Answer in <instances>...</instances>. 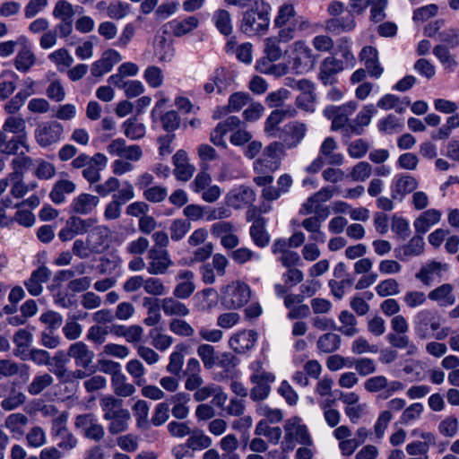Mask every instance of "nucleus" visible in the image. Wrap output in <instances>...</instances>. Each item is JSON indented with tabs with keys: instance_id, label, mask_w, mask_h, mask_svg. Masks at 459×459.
<instances>
[{
	"instance_id": "nucleus-35",
	"label": "nucleus",
	"mask_w": 459,
	"mask_h": 459,
	"mask_svg": "<svg viewBox=\"0 0 459 459\" xmlns=\"http://www.w3.org/2000/svg\"><path fill=\"white\" fill-rule=\"evenodd\" d=\"M343 70V62L334 56L326 57L320 65L319 78L324 84L332 82L333 76Z\"/></svg>"
},
{
	"instance_id": "nucleus-5",
	"label": "nucleus",
	"mask_w": 459,
	"mask_h": 459,
	"mask_svg": "<svg viewBox=\"0 0 459 459\" xmlns=\"http://www.w3.org/2000/svg\"><path fill=\"white\" fill-rule=\"evenodd\" d=\"M291 69L296 74H305L311 71L316 62V56L305 40H296L290 46Z\"/></svg>"
},
{
	"instance_id": "nucleus-21",
	"label": "nucleus",
	"mask_w": 459,
	"mask_h": 459,
	"mask_svg": "<svg viewBox=\"0 0 459 459\" xmlns=\"http://www.w3.org/2000/svg\"><path fill=\"white\" fill-rule=\"evenodd\" d=\"M255 200V192L250 187L245 186L231 190L225 198L227 205L235 209H241L251 205Z\"/></svg>"
},
{
	"instance_id": "nucleus-50",
	"label": "nucleus",
	"mask_w": 459,
	"mask_h": 459,
	"mask_svg": "<svg viewBox=\"0 0 459 459\" xmlns=\"http://www.w3.org/2000/svg\"><path fill=\"white\" fill-rule=\"evenodd\" d=\"M353 367L355 373L360 377H368L377 371V364L373 359L370 358H358L351 359V368Z\"/></svg>"
},
{
	"instance_id": "nucleus-41",
	"label": "nucleus",
	"mask_w": 459,
	"mask_h": 459,
	"mask_svg": "<svg viewBox=\"0 0 459 459\" xmlns=\"http://www.w3.org/2000/svg\"><path fill=\"white\" fill-rule=\"evenodd\" d=\"M389 344L396 349H406L407 355H414L418 352L417 346L410 341L407 333H389L386 335Z\"/></svg>"
},
{
	"instance_id": "nucleus-4",
	"label": "nucleus",
	"mask_w": 459,
	"mask_h": 459,
	"mask_svg": "<svg viewBox=\"0 0 459 459\" xmlns=\"http://www.w3.org/2000/svg\"><path fill=\"white\" fill-rule=\"evenodd\" d=\"M359 105L355 100H350L339 106L328 105L323 109V116L332 122L333 131L343 130L349 134L348 125L350 117L356 111Z\"/></svg>"
},
{
	"instance_id": "nucleus-57",
	"label": "nucleus",
	"mask_w": 459,
	"mask_h": 459,
	"mask_svg": "<svg viewBox=\"0 0 459 459\" xmlns=\"http://www.w3.org/2000/svg\"><path fill=\"white\" fill-rule=\"evenodd\" d=\"M238 446V440L234 434L223 437L220 441V447L225 453L223 459H239L238 455L235 454Z\"/></svg>"
},
{
	"instance_id": "nucleus-7",
	"label": "nucleus",
	"mask_w": 459,
	"mask_h": 459,
	"mask_svg": "<svg viewBox=\"0 0 459 459\" xmlns=\"http://www.w3.org/2000/svg\"><path fill=\"white\" fill-rule=\"evenodd\" d=\"M221 304L228 309H236L245 306L251 298V290L245 282L236 281L221 290Z\"/></svg>"
},
{
	"instance_id": "nucleus-32",
	"label": "nucleus",
	"mask_w": 459,
	"mask_h": 459,
	"mask_svg": "<svg viewBox=\"0 0 459 459\" xmlns=\"http://www.w3.org/2000/svg\"><path fill=\"white\" fill-rule=\"evenodd\" d=\"M441 216V212L436 209H429L421 212L413 223L416 233L428 232L432 226L439 222Z\"/></svg>"
},
{
	"instance_id": "nucleus-51",
	"label": "nucleus",
	"mask_w": 459,
	"mask_h": 459,
	"mask_svg": "<svg viewBox=\"0 0 459 459\" xmlns=\"http://www.w3.org/2000/svg\"><path fill=\"white\" fill-rule=\"evenodd\" d=\"M160 117L162 128L169 134V141H173V135H170V133L177 130L180 126V117L175 110H169L165 112L164 114L158 115Z\"/></svg>"
},
{
	"instance_id": "nucleus-37",
	"label": "nucleus",
	"mask_w": 459,
	"mask_h": 459,
	"mask_svg": "<svg viewBox=\"0 0 459 459\" xmlns=\"http://www.w3.org/2000/svg\"><path fill=\"white\" fill-rule=\"evenodd\" d=\"M212 22L217 30L223 36H230L233 31L231 14L226 9H217L213 12Z\"/></svg>"
},
{
	"instance_id": "nucleus-63",
	"label": "nucleus",
	"mask_w": 459,
	"mask_h": 459,
	"mask_svg": "<svg viewBox=\"0 0 459 459\" xmlns=\"http://www.w3.org/2000/svg\"><path fill=\"white\" fill-rule=\"evenodd\" d=\"M95 220L93 219H82L77 216H72L66 221L67 226L71 231L75 235H82L86 233L91 228L93 227Z\"/></svg>"
},
{
	"instance_id": "nucleus-46",
	"label": "nucleus",
	"mask_w": 459,
	"mask_h": 459,
	"mask_svg": "<svg viewBox=\"0 0 459 459\" xmlns=\"http://www.w3.org/2000/svg\"><path fill=\"white\" fill-rule=\"evenodd\" d=\"M339 320L342 324L340 327H337L336 331H339L345 336H354L359 333L357 325V319L354 315L347 310H343L339 315Z\"/></svg>"
},
{
	"instance_id": "nucleus-45",
	"label": "nucleus",
	"mask_w": 459,
	"mask_h": 459,
	"mask_svg": "<svg viewBox=\"0 0 459 459\" xmlns=\"http://www.w3.org/2000/svg\"><path fill=\"white\" fill-rule=\"evenodd\" d=\"M433 54L438 59L445 70L449 72L455 71L457 66V62L446 46L443 44L435 46L433 48Z\"/></svg>"
},
{
	"instance_id": "nucleus-54",
	"label": "nucleus",
	"mask_w": 459,
	"mask_h": 459,
	"mask_svg": "<svg viewBox=\"0 0 459 459\" xmlns=\"http://www.w3.org/2000/svg\"><path fill=\"white\" fill-rule=\"evenodd\" d=\"M171 401L175 403L171 409L172 415L178 420L186 419L188 416L189 408L183 403L189 401V395L185 393H178L171 397Z\"/></svg>"
},
{
	"instance_id": "nucleus-55",
	"label": "nucleus",
	"mask_w": 459,
	"mask_h": 459,
	"mask_svg": "<svg viewBox=\"0 0 459 459\" xmlns=\"http://www.w3.org/2000/svg\"><path fill=\"white\" fill-rule=\"evenodd\" d=\"M124 134L132 141L139 140L145 134V126L135 118H129L123 124Z\"/></svg>"
},
{
	"instance_id": "nucleus-13",
	"label": "nucleus",
	"mask_w": 459,
	"mask_h": 459,
	"mask_svg": "<svg viewBox=\"0 0 459 459\" xmlns=\"http://www.w3.org/2000/svg\"><path fill=\"white\" fill-rule=\"evenodd\" d=\"M148 259L147 271L152 275L166 273L168 269L173 264L166 249L152 247L148 252Z\"/></svg>"
},
{
	"instance_id": "nucleus-22",
	"label": "nucleus",
	"mask_w": 459,
	"mask_h": 459,
	"mask_svg": "<svg viewBox=\"0 0 459 459\" xmlns=\"http://www.w3.org/2000/svg\"><path fill=\"white\" fill-rule=\"evenodd\" d=\"M429 299L437 303L439 307H451L456 302V296L455 294V287L450 283H443L428 294Z\"/></svg>"
},
{
	"instance_id": "nucleus-40",
	"label": "nucleus",
	"mask_w": 459,
	"mask_h": 459,
	"mask_svg": "<svg viewBox=\"0 0 459 459\" xmlns=\"http://www.w3.org/2000/svg\"><path fill=\"white\" fill-rule=\"evenodd\" d=\"M75 190V184L70 180H58L54 185L49 197L56 204H60L65 201V195L71 194Z\"/></svg>"
},
{
	"instance_id": "nucleus-48",
	"label": "nucleus",
	"mask_w": 459,
	"mask_h": 459,
	"mask_svg": "<svg viewBox=\"0 0 459 459\" xmlns=\"http://www.w3.org/2000/svg\"><path fill=\"white\" fill-rule=\"evenodd\" d=\"M307 131V125L298 120L289 122L283 127V133L288 135L290 140L297 143H299L305 139Z\"/></svg>"
},
{
	"instance_id": "nucleus-19",
	"label": "nucleus",
	"mask_w": 459,
	"mask_h": 459,
	"mask_svg": "<svg viewBox=\"0 0 459 459\" xmlns=\"http://www.w3.org/2000/svg\"><path fill=\"white\" fill-rule=\"evenodd\" d=\"M194 278L195 274L192 271H179L175 278L178 283L173 290V296L181 299H188L195 290Z\"/></svg>"
},
{
	"instance_id": "nucleus-8",
	"label": "nucleus",
	"mask_w": 459,
	"mask_h": 459,
	"mask_svg": "<svg viewBox=\"0 0 459 459\" xmlns=\"http://www.w3.org/2000/svg\"><path fill=\"white\" fill-rule=\"evenodd\" d=\"M25 121L21 117H9L0 130V143H25Z\"/></svg>"
},
{
	"instance_id": "nucleus-27",
	"label": "nucleus",
	"mask_w": 459,
	"mask_h": 459,
	"mask_svg": "<svg viewBox=\"0 0 459 459\" xmlns=\"http://www.w3.org/2000/svg\"><path fill=\"white\" fill-rule=\"evenodd\" d=\"M100 204V198L90 194H81L71 204V211L77 214L87 215L91 213Z\"/></svg>"
},
{
	"instance_id": "nucleus-38",
	"label": "nucleus",
	"mask_w": 459,
	"mask_h": 459,
	"mask_svg": "<svg viewBox=\"0 0 459 459\" xmlns=\"http://www.w3.org/2000/svg\"><path fill=\"white\" fill-rule=\"evenodd\" d=\"M250 236L254 243L259 247H266L270 242V235L265 230V220L257 217L250 227Z\"/></svg>"
},
{
	"instance_id": "nucleus-10",
	"label": "nucleus",
	"mask_w": 459,
	"mask_h": 459,
	"mask_svg": "<svg viewBox=\"0 0 459 459\" xmlns=\"http://www.w3.org/2000/svg\"><path fill=\"white\" fill-rule=\"evenodd\" d=\"M74 427L82 430V435L95 442L100 441L105 435L104 428L91 413L80 414L75 418Z\"/></svg>"
},
{
	"instance_id": "nucleus-20",
	"label": "nucleus",
	"mask_w": 459,
	"mask_h": 459,
	"mask_svg": "<svg viewBox=\"0 0 459 459\" xmlns=\"http://www.w3.org/2000/svg\"><path fill=\"white\" fill-rule=\"evenodd\" d=\"M63 127L57 122H46L40 124L35 136L38 143H56L62 140Z\"/></svg>"
},
{
	"instance_id": "nucleus-11",
	"label": "nucleus",
	"mask_w": 459,
	"mask_h": 459,
	"mask_svg": "<svg viewBox=\"0 0 459 459\" xmlns=\"http://www.w3.org/2000/svg\"><path fill=\"white\" fill-rule=\"evenodd\" d=\"M21 48L13 58V66L20 73H28L37 62L30 39L26 36H20Z\"/></svg>"
},
{
	"instance_id": "nucleus-56",
	"label": "nucleus",
	"mask_w": 459,
	"mask_h": 459,
	"mask_svg": "<svg viewBox=\"0 0 459 459\" xmlns=\"http://www.w3.org/2000/svg\"><path fill=\"white\" fill-rule=\"evenodd\" d=\"M48 59L57 66L58 70L70 67L74 63V57L66 48H58L48 55Z\"/></svg>"
},
{
	"instance_id": "nucleus-24",
	"label": "nucleus",
	"mask_w": 459,
	"mask_h": 459,
	"mask_svg": "<svg viewBox=\"0 0 459 459\" xmlns=\"http://www.w3.org/2000/svg\"><path fill=\"white\" fill-rule=\"evenodd\" d=\"M173 163L175 166L174 175L178 180L188 181L194 172L195 167L188 162V158L185 151H178L173 156Z\"/></svg>"
},
{
	"instance_id": "nucleus-15",
	"label": "nucleus",
	"mask_w": 459,
	"mask_h": 459,
	"mask_svg": "<svg viewBox=\"0 0 459 459\" xmlns=\"http://www.w3.org/2000/svg\"><path fill=\"white\" fill-rule=\"evenodd\" d=\"M67 356L74 360L75 366L87 369L93 362L94 352L83 342L72 343L67 350Z\"/></svg>"
},
{
	"instance_id": "nucleus-12",
	"label": "nucleus",
	"mask_w": 459,
	"mask_h": 459,
	"mask_svg": "<svg viewBox=\"0 0 459 459\" xmlns=\"http://www.w3.org/2000/svg\"><path fill=\"white\" fill-rule=\"evenodd\" d=\"M282 150L279 145H266L262 156L255 162L254 169L257 173H267L280 167Z\"/></svg>"
},
{
	"instance_id": "nucleus-52",
	"label": "nucleus",
	"mask_w": 459,
	"mask_h": 459,
	"mask_svg": "<svg viewBox=\"0 0 459 459\" xmlns=\"http://www.w3.org/2000/svg\"><path fill=\"white\" fill-rule=\"evenodd\" d=\"M196 353L201 359L205 369H212L216 366L217 354L212 345L203 343L196 349Z\"/></svg>"
},
{
	"instance_id": "nucleus-34",
	"label": "nucleus",
	"mask_w": 459,
	"mask_h": 459,
	"mask_svg": "<svg viewBox=\"0 0 459 459\" xmlns=\"http://www.w3.org/2000/svg\"><path fill=\"white\" fill-rule=\"evenodd\" d=\"M416 179L409 175H402L398 177L392 187V198L394 200H402L407 194L411 193L417 187Z\"/></svg>"
},
{
	"instance_id": "nucleus-28",
	"label": "nucleus",
	"mask_w": 459,
	"mask_h": 459,
	"mask_svg": "<svg viewBox=\"0 0 459 459\" xmlns=\"http://www.w3.org/2000/svg\"><path fill=\"white\" fill-rule=\"evenodd\" d=\"M51 275V271L46 266H40L33 271L30 279L25 281L28 291L33 296L41 294L43 288L42 283L47 282Z\"/></svg>"
},
{
	"instance_id": "nucleus-26",
	"label": "nucleus",
	"mask_w": 459,
	"mask_h": 459,
	"mask_svg": "<svg viewBox=\"0 0 459 459\" xmlns=\"http://www.w3.org/2000/svg\"><path fill=\"white\" fill-rule=\"evenodd\" d=\"M99 404L105 420L115 418L127 411L123 407V401L111 394L102 395L99 400Z\"/></svg>"
},
{
	"instance_id": "nucleus-43",
	"label": "nucleus",
	"mask_w": 459,
	"mask_h": 459,
	"mask_svg": "<svg viewBox=\"0 0 459 459\" xmlns=\"http://www.w3.org/2000/svg\"><path fill=\"white\" fill-rule=\"evenodd\" d=\"M111 385L115 394L120 397H128L136 391L135 386L127 381V377L122 372L112 377Z\"/></svg>"
},
{
	"instance_id": "nucleus-3",
	"label": "nucleus",
	"mask_w": 459,
	"mask_h": 459,
	"mask_svg": "<svg viewBox=\"0 0 459 459\" xmlns=\"http://www.w3.org/2000/svg\"><path fill=\"white\" fill-rule=\"evenodd\" d=\"M284 430V449L292 450L296 444L301 446H313V439L307 427L302 422L299 417L294 416L285 420Z\"/></svg>"
},
{
	"instance_id": "nucleus-30",
	"label": "nucleus",
	"mask_w": 459,
	"mask_h": 459,
	"mask_svg": "<svg viewBox=\"0 0 459 459\" xmlns=\"http://www.w3.org/2000/svg\"><path fill=\"white\" fill-rule=\"evenodd\" d=\"M110 236L111 230L108 226L99 225L94 227L87 237L93 253L100 252L107 246Z\"/></svg>"
},
{
	"instance_id": "nucleus-2",
	"label": "nucleus",
	"mask_w": 459,
	"mask_h": 459,
	"mask_svg": "<svg viewBox=\"0 0 459 459\" xmlns=\"http://www.w3.org/2000/svg\"><path fill=\"white\" fill-rule=\"evenodd\" d=\"M270 21V6L255 4L243 13L240 30L247 36L264 35L268 31Z\"/></svg>"
},
{
	"instance_id": "nucleus-18",
	"label": "nucleus",
	"mask_w": 459,
	"mask_h": 459,
	"mask_svg": "<svg viewBox=\"0 0 459 459\" xmlns=\"http://www.w3.org/2000/svg\"><path fill=\"white\" fill-rule=\"evenodd\" d=\"M122 60V56L115 49L106 50L101 57L95 61L91 67V73L94 77H101L110 72L115 65Z\"/></svg>"
},
{
	"instance_id": "nucleus-49",
	"label": "nucleus",
	"mask_w": 459,
	"mask_h": 459,
	"mask_svg": "<svg viewBox=\"0 0 459 459\" xmlns=\"http://www.w3.org/2000/svg\"><path fill=\"white\" fill-rule=\"evenodd\" d=\"M54 383L53 377L48 373L37 375L28 385L27 391L30 395H38Z\"/></svg>"
},
{
	"instance_id": "nucleus-39",
	"label": "nucleus",
	"mask_w": 459,
	"mask_h": 459,
	"mask_svg": "<svg viewBox=\"0 0 459 459\" xmlns=\"http://www.w3.org/2000/svg\"><path fill=\"white\" fill-rule=\"evenodd\" d=\"M403 127V120L394 114H388L377 122V128L379 134L384 135L398 134L402 131Z\"/></svg>"
},
{
	"instance_id": "nucleus-1",
	"label": "nucleus",
	"mask_w": 459,
	"mask_h": 459,
	"mask_svg": "<svg viewBox=\"0 0 459 459\" xmlns=\"http://www.w3.org/2000/svg\"><path fill=\"white\" fill-rule=\"evenodd\" d=\"M227 134L230 143H247L253 138L252 133L236 116H230L218 123L211 132L210 138L212 143H225L224 137Z\"/></svg>"
},
{
	"instance_id": "nucleus-44",
	"label": "nucleus",
	"mask_w": 459,
	"mask_h": 459,
	"mask_svg": "<svg viewBox=\"0 0 459 459\" xmlns=\"http://www.w3.org/2000/svg\"><path fill=\"white\" fill-rule=\"evenodd\" d=\"M29 418L22 412L9 414L4 420V427L13 434L23 435L24 428L29 424Z\"/></svg>"
},
{
	"instance_id": "nucleus-29",
	"label": "nucleus",
	"mask_w": 459,
	"mask_h": 459,
	"mask_svg": "<svg viewBox=\"0 0 459 459\" xmlns=\"http://www.w3.org/2000/svg\"><path fill=\"white\" fill-rule=\"evenodd\" d=\"M180 299L167 297L160 300V309L167 316L186 317L190 314V309L186 304L179 300Z\"/></svg>"
},
{
	"instance_id": "nucleus-47",
	"label": "nucleus",
	"mask_w": 459,
	"mask_h": 459,
	"mask_svg": "<svg viewBox=\"0 0 459 459\" xmlns=\"http://www.w3.org/2000/svg\"><path fill=\"white\" fill-rule=\"evenodd\" d=\"M341 342V337L338 334L327 333L318 338L316 347L324 353H333L340 348Z\"/></svg>"
},
{
	"instance_id": "nucleus-9",
	"label": "nucleus",
	"mask_w": 459,
	"mask_h": 459,
	"mask_svg": "<svg viewBox=\"0 0 459 459\" xmlns=\"http://www.w3.org/2000/svg\"><path fill=\"white\" fill-rule=\"evenodd\" d=\"M274 374L264 370H256L250 376L253 387L250 390V398L254 402L265 400L271 393V384L275 381Z\"/></svg>"
},
{
	"instance_id": "nucleus-61",
	"label": "nucleus",
	"mask_w": 459,
	"mask_h": 459,
	"mask_svg": "<svg viewBox=\"0 0 459 459\" xmlns=\"http://www.w3.org/2000/svg\"><path fill=\"white\" fill-rule=\"evenodd\" d=\"M155 56L160 62H171L175 56V48L173 44L166 39H162L155 47Z\"/></svg>"
},
{
	"instance_id": "nucleus-14",
	"label": "nucleus",
	"mask_w": 459,
	"mask_h": 459,
	"mask_svg": "<svg viewBox=\"0 0 459 459\" xmlns=\"http://www.w3.org/2000/svg\"><path fill=\"white\" fill-rule=\"evenodd\" d=\"M377 109L374 104L369 103L364 105L357 113L356 117L349 123V134L361 135L366 127L371 124L372 118L377 115Z\"/></svg>"
},
{
	"instance_id": "nucleus-31",
	"label": "nucleus",
	"mask_w": 459,
	"mask_h": 459,
	"mask_svg": "<svg viewBox=\"0 0 459 459\" xmlns=\"http://www.w3.org/2000/svg\"><path fill=\"white\" fill-rule=\"evenodd\" d=\"M257 341V333L253 330L243 331L233 335L230 341V346L237 352L242 353L251 349Z\"/></svg>"
},
{
	"instance_id": "nucleus-62",
	"label": "nucleus",
	"mask_w": 459,
	"mask_h": 459,
	"mask_svg": "<svg viewBox=\"0 0 459 459\" xmlns=\"http://www.w3.org/2000/svg\"><path fill=\"white\" fill-rule=\"evenodd\" d=\"M143 78L153 89L160 87L164 82L163 71L156 65H149L143 72Z\"/></svg>"
},
{
	"instance_id": "nucleus-59",
	"label": "nucleus",
	"mask_w": 459,
	"mask_h": 459,
	"mask_svg": "<svg viewBox=\"0 0 459 459\" xmlns=\"http://www.w3.org/2000/svg\"><path fill=\"white\" fill-rule=\"evenodd\" d=\"M212 75L217 82V92L220 94L224 93L234 82L233 73L224 68L216 69Z\"/></svg>"
},
{
	"instance_id": "nucleus-53",
	"label": "nucleus",
	"mask_w": 459,
	"mask_h": 459,
	"mask_svg": "<svg viewBox=\"0 0 459 459\" xmlns=\"http://www.w3.org/2000/svg\"><path fill=\"white\" fill-rule=\"evenodd\" d=\"M112 152L121 159L137 161L142 157L143 152L138 145H110Z\"/></svg>"
},
{
	"instance_id": "nucleus-17",
	"label": "nucleus",
	"mask_w": 459,
	"mask_h": 459,
	"mask_svg": "<svg viewBox=\"0 0 459 459\" xmlns=\"http://www.w3.org/2000/svg\"><path fill=\"white\" fill-rule=\"evenodd\" d=\"M333 196V188L327 186L324 187L318 192L311 195L303 204L299 211L300 214L307 215L313 212L322 214L321 212H325V208H322L321 204L330 200Z\"/></svg>"
},
{
	"instance_id": "nucleus-6",
	"label": "nucleus",
	"mask_w": 459,
	"mask_h": 459,
	"mask_svg": "<svg viewBox=\"0 0 459 459\" xmlns=\"http://www.w3.org/2000/svg\"><path fill=\"white\" fill-rule=\"evenodd\" d=\"M295 7L290 3L279 6L273 24L279 29L278 37L281 42H289L296 37L294 20L297 18Z\"/></svg>"
},
{
	"instance_id": "nucleus-64",
	"label": "nucleus",
	"mask_w": 459,
	"mask_h": 459,
	"mask_svg": "<svg viewBox=\"0 0 459 459\" xmlns=\"http://www.w3.org/2000/svg\"><path fill=\"white\" fill-rule=\"evenodd\" d=\"M251 96L247 92L237 91L229 97L228 108L232 113L238 112L242 108L251 102Z\"/></svg>"
},
{
	"instance_id": "nucleus-42",
	"label": "nucleus",
	"mask_w": 459,
	"mask_h": 459,
	"mask_svg": "<svg viewBox=\"0 0 459 459\" xmlns=\"http://www.w3.org/2000/svg\"><path fill=\"white\" fill-rule=\"evenodd\" d=\"M212 444V438L199 429H192L186 440V446L193 451L207 449Z\"/></svg>"
},
{
	"instance_id": "nucleus-25",
	"label": "nucleus",
	"mask_w": 459,
	"mask_h": 459,
	"mask_svg": "<svg viewBox=\"0 0 459 459\" xmlns=\"http://www.w3.org/2000/svg\"><path fill=\"white\" fill-rule=\"evenodd\" d=\"M200 20L197 16L189 15L183 19H174L168 25L175 37H183L198 28Z\"/></svg>"
},
{
	"instance_id": "nucleus-60",
	"label": "nucleus",
	"mask_w": 459,
	"mask_h": 459,
	"mask_svg": "<svg viewBox=\"0 0 459 459\" xmlns=\"http://www.w3.org/2000/svg\"><path fill=\"white\" fill-rule=\"evenodd\" d=\"M9 182L12 183L10 194L14 198H22L30 191V186L23 182L22 177H20L19 173H9Z\"/></svg>"
},
{
	"instance_id": "nucleus-23",
	"label": "nucleus",
	"mask_w": 459,
	"mask_h": 459,
	"mask_svg": "<svg viewBox=\"0 0 459 459\" xmlns=\"http://www.w3.org/2000/svg\"><path fill=\"white\" fill-rule=\"evenodd\" d=\"M0 388L7 391V395L2 400L0 405L4 411H11L22 406L27 400L25 394L13 384L11 385H1Z\"/></svg>"
},
{
	"instance_id": "nucleus-58",
	"label": "nucleus",
	"mask_w": 459,
	"mask_h": 459,
	"mask_svg": "<svg viewBox=\"0 0 459 459\" xmlns=\"http://www.w3.org/2000/svg\"><path fill=\"white\" fill-rule=\"evenodd\" d=\"M169 329L171 333L181 337H192L195 334L193 326L182 318H172L169 322Z\"/></svg>"
},
{
	"instance_id": "nucleus-16",
	"label": "nucleus",
	"mask_w": 459,
	"mask_h": 459,
	"mask_svg": "<svg viewBox=\"0 0 459 459\" xmlns=\"http://www.w3.org/2000/svg\"><path fill=\"white\" fill-rule=\"evenodd\" d=\"M359 58L370 77L379 79L382 76L384 67L379 62L378 52L375 48L364 47L359 53Z\"/></svg>"
},
{
	"instance_id": "nucleus-36",
	"label": "nucleus",
	"mask_w": 459,
	"mask_h": 459,
	"mask_svg": "<svg viewBox=\"0 0 459 459\" xmlns=\"http://www.w3.org/2000/svg\"><path fill=\"white\" fill-rule=\"evenodd\" d=\"M189 348V345L184 342L175 346L173 352L169 356V364L166 367L169 373L175 376L180 375L184 364V356L188 352Z\"/></svg>"
},
{
	"instance_id": "nucleus-33",
	"label": "nucleus",
	"mask_w": 459,
	"mask_h": 459,
	"mask_svg": "<svg viewBox=\"0 0 459 459\" xmlns=\"http://www.w3.org/2000/svg\"><path fill=\"white\" fill-rule=\"evenodd\" d=\"M409 105L410 100L407 98L400 99L394 94L386 93L377 100L375 106L382 110L394 109L396 113L403 114Z\"/></svg>"
}]
</instances>
